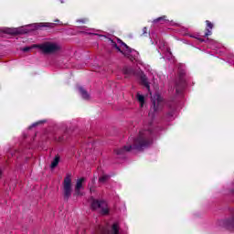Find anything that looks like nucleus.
Returning a JSON list of instances; mask_svg holds the SVG:
<instances>
[{"label": "nucleus", "instance_id": "nucleus-1", "mask_svg": "<svg viewBox=\"0 0 234 234\" xmlns=\"http://www.w3.org/2000/svg\"><path fill=\"white\" fill-rule=\"evenodd\" d=\"M162 131V127H153V122H150L148 129H144L139 132V135L133 139V145H124L121 148L114 149V154L118 158H125V154L129 153L131 149H136L142 151L145 147H149L153 144V136H156V133Z\"/></svg>", "mask_w": 234, "mask_h": 234}, {"label": "nucleus", "instance_id": "nucleus-2", "mask_svg": "<svg viewBox=\"0 0 234 234\" xmlns=\"http://www.w3.org/2000/svg\"><path fill=\"white\" fill-rule=\"evenodd\" d=\"M164 107V98L160 96V94H155L152 98V106L150 112L148 113L149 118L152 120L154 118V112H158V111H162Z\"/></svg>", "mask_w": 234, "mask_h": 234}, {"label": "nucleus", "instance_id": "nucleus-3", "mask_svg": "<svg viewBox=\"0 0 234 234\" xmlns=\"http://www.w3.org/2000/svg\"><path fill=\"white\" fill-rule=\"evenodd\" d=\"M37 48H39L43 54H57V52L61 50V46L57 43L48 41L38 44Z\"/></svg>", "mask_w": 234, "mask_h": 234}, {"label": "nucleus", "instance_id": "nucleus-4", "mask_svg": "<svg viewBox=\"0 0 234 234\" xmlns=\"http://www.w3.org/2000/svg\"><path fill=\"white\" fill-rule=\"evenodd\" d=\"M90 207L93 211L101 209V215H109V206L105 200L92 198Z\"/></svg>", "mask_w": 234, "mask_h": 234}, {"label": "nucleus", "instance_id": "nucleus-5", "mask_svg": "<svg viewBox=\"0 0 234 234\" xmlns=\"http://www.w3.org/2000/svg\"><path fill=\"white\" fill-rule=\"evenodd\" d=\"M63 186V197L66 202H69L70 197H72V178L70 175H67L62 183Z\"/></svg>", "mask_w": 234, "mask_h": 234}, {"label": "nucleus", "instance_id": "nucleus-6", "mask_svg": "<svg viewBox=\"0 0 234 234\" xmlns=\"http://www.w3.org/2000/svg\"><path fill=\"white\" fill-rule=\"evenodd\" d=\"M167 106H168V112L166 113V120L168 122H171V120H173L176 112V107H178V102L173 100L168 102Z\"/></svg>", "mask_w": 234, "mask_h": 234}, {"label": "nucleus", "instance_id": "nucleus-7", "mask_svg": "<svg viewBox=\"0 0 234 234\" xmlns=\"http://www.w3.org/2000/svg\"><path fill=\"white\" fill-rule=\"evenodd\" d=\"M186 85L187 83L186 82V79H184V77H180L179 80L176 82V92L177 96H181Z\"/></svg>", "mask_w": 234, "mask_h": 234}, {"label": "nucleus", "instance_id": "nucleus-8", "mask_svg": "<svg viewBox=\"0 0 234 234\" xmlns=\"http://www.w3.org/2000/svg\"><path fill=\"white\" fill-rule=\"evenodd\" d=\"M31 30H39L47 27L48 28H54L56 27V23H38V24H31L29 26Z\"/></svg>", "mask_w": 234, "mask_h": 234}, {"label": "nucleus", "instance_id": "nucleus-9", "mask_svg": "<svg viewBox=\"0 0 234 234\" xmlns=\"http://www.w3.org/2000/svg\"><path fill=\"white\" fill-rule=\"evenodd\" d=\"M83 182H85V177L80 178L77 180L75 186V197H81V188L83 187Z\"/></svg>", "mask_w": 234, "mask_h": 234}, {"label": "nucleus", "instance_id": "nucleus-10", "mask_svg": "<svg viewBox=\"0 0 234 234\" xmlns=\"http://www.w3.org/2000/svg\"><path fill=\"white\" fill-rule=\"evenodd\" d=\"M4 34H27V29H23V27H20L19 30L18 29H14V28H10V27H5L3 29Z\"/></svg>", "mask_w": 234, "mask_h": 234}, {"label": "nucleus", "instance_id": "nucleus-11", "mask_svg": "<svg viewBox=\"0 0 234 234\" xmlns=\"http://www.w3.org/2000/svg\"><path fill=\"white\" fill-rule=\"evenodd\" d=\"M78 90H79V92L83 100H89L90 98L89 91H87V90H85V88L80 86L78 88Z\"/></svg>", "mask_w": 234, "mask_h": 234}, {"label": "nucleus", "instance_id": "nucleus-12", "mask_svg": "<svg viewBox=\"0 0 234 234\" xmlns=\"http://www.w3.org/2000/svg\"><path fill=\"white\" fill-rule=\"evenodd\" d=\"M117 43H119V45H122V47H124V48H126L125 52H127V54H131L132 52L134 51V49L131 48L129 46H127V44H125L120 38H117Z\"/></svg>", "mask_w": 234, "mask_h": 234}, {"label": "nucleus", "instance_id": "nucleus-13", "mask_svg": "<svg viewBox=\"0 0 234 234\" xmlns=\"http://www.w3.org/2000/svg\"><path fill=\"white\" fill-rule=\"evenodd\" d=\"M141 83L147 89V90H150L151 86L149 85V81L147 80V77L145 75L141 76Z\"/></svg>", "mask_w": 234, "mask_h": 234}, {"label": "nucleus", "instance_id": "nucleus-14", "mask_svg": "<svg viewBox=\"0 0 234 234\" xmlns=\"http://www.w3.org/2000/svg\"><path fill=\"white\" fill-rule=\"evenodd\" d=\"M59 160H60L59 155H56L54 157V159H53V161L51 162V165H50L51 169H56V166L59 165Z\"/></svg>", "mask_w": 234, "mask_h": 234}, {"label": "nucleus", "instance_id": "nucleus-15", "mask_svg": "<svg viewBox=\"0 0 234 234\" xmlns=\"http://www.w3.org/2000/svg\"><path fill=\"white\" fill-rule=\"evenodd\" d=\"M112 234H120V226L118 223H113L112 226Z\"/></svg>", "mask_w": 234, "mask_h": 234}, {"label": "nucleus", "instance_id": "nucleus-16", "mask_svg": "<svg viewBox=\"0 0 234 234\" xmlns=\"http://www.w3.org/2000/svg\"><path fill=\"white\" fill-rule=\"evenodd\" d=\"M123 74H125V76H131L134 74V69H133V68H123Z\"/></svg>", "mask_w": 234, "mask_h": 234}, {"label": "nucleus", "instance_id": "nucleus-17", "mask_svg": "<svg viewBox=\"0 0 234 234\" xmlns=\"http://www.w3.org/2000/svg\"><path fill=\"white\" fill-rule=\"evenodd\" d=\"M137 100L141 104V107H144V104L145 103V97L140 93H137Z\"/></svg>", "mask_w": 234, "mask_h": 234}, {"label": "nucleus", "instance_id": "nucleus-18", "mask_svg": "<svg viewBox=\"0 0 234 234\" xmlns=\"http://www.w3.org/2000/svg\"><path fill=\"white\" fill-rule=\"evenodd\" d=\"M111 178V176L109 175H103L99 178L100 184H105L109 179Z\"/></svg>", "mask_w": 234, "mask_h": 234}, {"label": "nucleus", "instance_id": "nucleus-19", "mask_svg": "<svg viewBox=\"0 0 234 234\" xmlns=\"http://www.w3.org/2000/svg\"><path fill=\"white\" fill-rule=\"evenodd\" d=\"M111 43H112V47L113 48H116V50H118V52H121V54H123V51L122 50V48H119L118 44H116V42L112 39H111Z\"/></svg>", "mask_w": 234, "mask_h": 234}, {"label": "nucleus", "instance_id": "nucleus-20", "mask_svg": "<svg viewBox=\"0 0 234 234\" xmlns=\"http://www.w3.org/2000/svg\"><path fill=\"white\" fill-rule=\"evenodd\" d=\"M68 138L69 134L67 133V132H65L62 136L58 137V142H65V140H68Z\"/></svg>", "mask_w": 234, "mask_h": 234}, {"label": "nucleus", "instance_id": "nucleus-21", "mask_svg": "<svg viewBox=\"0 0 234 234\" xmlns=\"http://www.w3.org/2000/svg\"><path fill=\"white\" fill-rule=\"evenodd\" d=\"M165 17H166L165 16H160V17L154 19V23H160V22L165 21Z\"/></svg>", "mask_w": 234, "mask_h": 234}, {"label": "nucleus", "instance_id": "nucleus-22", "mask_svg": "<svg viewBox=\"0 0 234 234\" xmlns=\"http://www.w3.org/2000/svg\"><path fill=\"white\" fill-rule=\"evenodd\" d=\"M47 121H39L37 122H34L29 129H32V127H37V125H41V123H45Z\"/></svg>", "mask_w": 234, "mask_h": 234}, {"label": "nucleus", "instance_id": "nucleus-23", "mask_svg": "<svg viewBox=\"0 0 234 234\" xmlns=\"http://www.w3.org/2000/svg\"><path fill=\"white\" fill-rule=\"evenodd\" d=\"M207 27L210 28V30H213V23L209 22V20L206 21Z\"/></svg>", "mask_w": 234, "mask_h": 234}, {"label": "nucleus", "instance_id": "nucleus-24", "mask_svg": "<svg viewBox=\"0 0 234 234\" xmlns=\"http://www.w3.org/2000/svg\"><path fill=\"white\" fill-rule=\"evenodd\" d=\"M208 36H211V30L207 29V32L204 35V37H207Z\"/></svg>", "mask_w": 234, "mask_h": 234}, {"label": "nucleus", "instance_id": "nucleus-25", "mask_svg": "<svg viewBox=\"0 0 234 234\" xmlns=\"http://www.w3.org/2000/svg\"><path fill=\"white\" fill-rule=\"evenodd\" d=\"M22 50H23L24 52H30L31 48H30V47H26V48H23Z\"/></svg>", "mask_w": 234, "mask_h": 234}, {"label": "nucleus", "instance_id": "nucleus-26", "mask_svg": "<svg viewBox=\"0 0 234 234\" xmlns=\"http://www.w3.org/2000/svg\"><path fill=\"white\" fill-rule=\"evenodd\" d=\"M143 33H144V34H147V27H144V28H143Z\"/></svg>", "mask_w": 234, "mask_h": 234}, {"label": "nucleus", "instance_id": "nucleus-27", "mask_svg": "<svg viewBox=\"0 0 234 234\" xmlns=\"http://www.w3.org/2000/svg\"><path fill=\"white\" fill-rule=\"evenodd\" d=\"M198 40L200 41V43H204V41H206V39L204 38H198Z\"/></svg>", "mask_w": 234, "mask_h": 234}, {"label": "nucleus", "instance_id": "nucleus-28", "mask_svg": "<svg viewBox=\"0 0 234 234\" xmlns=\"http://www.w3.org/2000/svg\"><path fill=\"white\" fill-rule=\"evenodd\" d=\"M80 23H85V20H79Z\"/></svg>", "mask_w": 234, "mask_h": 234}, {"label": "nucleus", "instance_id": "nucleus-29", "mask_svg": "<svg viewBox=\"0 0 234 234\" xmlns=\"http://www.w3.org/2000/svg\"><path fill=\"white\" fill-rule=\"evenodd\" d=\"M55 23H59V20H55Z\"/></svg>", "mask_w": 234, "mask_h": 234}, {"label": "nucleus", "instance_id": "nucleus-30", "mask_svg": "<svg viewBox=\"0 0 234 234\" xmlns=\"http://www.w3.org/2000/svg\"><path fill=\"white\" fill-rule=\"evenodd\" d=\"M130 59L133 61L134 58H130Z\"/></svg>", "mask_w": 234, "mask_h": 234}, {"label": "nucleus", "instance_id": "nucleus-31", "mask_svg": "<svg viewBox=\"0 0 234 234\" xmlns=\"http://www.w3.org/2000/svg\"><path fill=\"white\" fill-rule=\"evenodd\" d=\"M100 234H103V232H101Z\"/></svg>", "mask_w": 234, "mask_h": 234}]
</instances>
